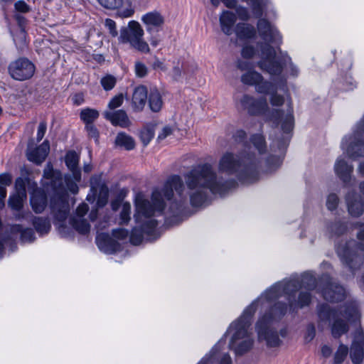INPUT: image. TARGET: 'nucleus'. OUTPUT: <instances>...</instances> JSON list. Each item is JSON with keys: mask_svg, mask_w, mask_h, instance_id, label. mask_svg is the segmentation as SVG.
Returning <instances> with one entry per match:
<instances>
[{"mask_svg": "<svg viewBox=\"0 0 364 364\" xmlns=\"http://www.w3.org/2000/svg\"><path fill=\"white\" fill-rule=\"evenodd\" d=\"M185 186L181 177L172 175L166 181L163 188L155 189L152 192L151 203L147 199L137 198L135 200L136 221L139 216L146 218L153 216L155 213H162L165 207V199L170 201L168 212L173 218H180L186 213L188 208L187 198L184 194Z\"/></svg>", "mask_w": 364, "mask_h": 364, "instance_id": "1", "label": "nucleus"}, {"mask_svg": "<svg viewBox=\"0 0 364 364\" xmlns=\"http://www.w3.org/2000/svg\"><path fill=\"white\" fill-rule=\"evenodd\" d=\"M183 177L187 188L194 191L190 195V203L193 207L200 206L205 202L208 191L223 196L236 183L234 180L218 178L213 166L207 163L193 167Z\"/></svg>", "mask_w": 364, "mask_h": 364, "instance_id": "2", "label": "nucleus"}, {"mask_svg": "<svg viewBox=\"0 0 364 364\" xmlns=\"http://www.w3.org/2000/svg\"><path fill=\"white\" fill-rule=\"evenodd\" d=\"M257 28L259 37L264 41L257 44L260 50L257 66L263 72L279 76L290 60V57L287 53H283L279 47L282 43V36L277 28L266 18L258 20Z\"/></svg>", "mask_w": 364, "mask_h": 364, "instance_id": "3", "label": "nucleus"}, {"mask_svg": "<svg viewBox=\"0 0 364 364\" xmlns=\"http://www.w3.org/2000/svg\"><path fill=\"white\" fill-rule=\"evenodd\" d=\"M219 170L235 174L244 183H252L259 178V161L254 154L242 151L239 154L226 152L219 162Z\"/></svg>", "mask_w": 364, "mask_h": 364, "instance_id": "4", "label": "nucleus"}, {"mask_svg": "<svg viewBox=\"0 0 364 364\" xmlns=\"http://www.w3.org/2000/svg\"><path fill=\"white\" fill-rule=\"evenodd\" d=\"M259 299L253 301L243 311L242 315L230 328L235 330L229 343V348L233 350L237 355H242L248 352L253 346V340L248 336V328L255 314Z\"/></svg>", "mask_w": 364, "mask_h": 364, "instance_id": "5", "label": "nucleus"}, {"mask_svg": "<svg viewBox=\"0 0 364 364\" xmlns=\"http://www.w3.org/2000/svg\"><path fill=\"white\" fill-rule=\"evenodd\" d=\"M144 30L141 25L135 21H131L127 26L121 28L119 37V42L129 43L130 46L144 53H149L150 48L148 43L144 40Z\"/></svg>", "mask_w": 364, "mask_h": 364, "instance_id": "6", "label": "nucleus"}, {"mask_svg": "<svg viewBox=\"0 0 364 364\" xmlns=\"http://www.w3.org/2000/svg\"><path fill=\"white\" fill-rule=\"evenodd\" d=\"M336 254L342 265L353 275L359 271L364 263V254L356 250L352 242H346L336 248Z\"/></svg>", "mask_w": 364, "mask_h": 364, "instance_id": "7", "label": "nucleus"}, {"mask_svg": "<svg viewBox=\"0 0 364 364\" xmlns=\"http://www.w3.org/2000/svg\"><path fill=\"white\" fill-rule=\"evenodd\" d=\"M273 323L267 319V316H262L255 324L258 341H265L268 348H277L282 343L277 330L272 326Z\"/></svg>", "mask_w": 364, "mask_h": 364, "instance_id": "8", "label": "nucleus"}, {"mask_svg": "<svg viewBox=\"0 0 364 364\" xmlns=\"http://www.w3.org/2000/svg\"><path fill=\"white\" fill-rule=\"evenodd\" d=\"M35 71V65L26 58H19L11 61L8 66V73L10 77L18 81L31 78Z\"/></svg>", "mask_w": 364, "mask_h": 364, "instance_id": "9", "label": "nucleus"}, {"mask_svg": "<svg viewBox=\"0 0 364 364\" xmlns=\"http://www.w3.org/2000/svg\"><path fill=\"white\" fill-rule=\"evenodd\" d=\"M141 21L146 26V31L151 35V45L154 47L157 46L161 41L157 33L162 29L164 24V16L159 11H154L144 14Z\"/></svg>", "mask_w": 364, "mask_h": 364, "instance_id": "10", "label": "nucleus"}, {"mask_svg": "<svg viewBox=\"0 0 364 364\" xmlns=\"http://www.w3.org/2000/svg\"><path fill=\"white\" fill-rule=\"evenodd\" d=\"M50 208L56 220L65 222L70 212L67 195L64 193L53 195L50 198Z\"/></svg>", "mask_w": 364, "mask_h": 364, "instance_id": "11", "label": "nucleus"}, {"mask_svg": "<svg viewBox=\"0 0 364 364\" xmlns=\"http://www.w3.org/2000/svg\"><path fill=\"white\" fill-rule=\"evenodd\" d=\"M89 210L88 205L83 203L76 209V216L70 219V223L73 228L81 235H87L90 232V225L83 216Z\"/></svg>", "mask_w": 364, "mask_h": 364, "instance_id": "12", "label": "nucleus"}, {"mask_svg": "<svg viewBox=\"0 0 364 364\" xmlns=\"http://www.w3.org/2000/svg\"><path fill=\"white\" fill-rule=\"evenodd\" d=\"M157 225V221L151 219L144 223L141 229L134 228L130 234V242L134 245H140L143 240L144 234L152 235Z\"/></svg>", "mask_w": 364, "mask_h": 364, "instance_id": "13", "label": "nucleus"}, {"mask_svg": "<svg viewBox=\"0 0 364 364\" xmlns=\"http://www.w3.org/2000/svg\"><path fill=\"white\" fill-rule=\"evenodd\" d=\"M350 356L353 364H361L364 358V334L357 331L351 346Z\"/></svg>", "mask_w": 364, "mask_h": 364, "instance_id": "14", "label": "nucleus"}, {"mask_svg": "<svg viewBox=\"0 0 364 364\" xmlns=\"http://www.w3.org/2000/svg\"><path fill=\"white\" fill-rule=\"evenodd\" d=\"M327 285L321 291L323 299L329 302L336 303L343 301L346 296L344 288L336 283L327 282Z\"/></svg>", "mask_w": 364, "mask_h": 364, "instance_id": "15", "label": "nucleus"}, {"mask_svg": "<svg viewBox=\"0 0 364 364\" xmlns=\"http://www.w3.org/2000/svg\"><path fill=\"white\" fill-rule=\"evenodd\" d=\"M348 211L355 218L360 217L364 212V203L360 197L355 191H349L346 196Z\"/></svg>", "mask_w": 364, "mask_h": 364, "instance_id": "16", "label": "nucleus"}, {"mask_svg": "<svg viewBox=\"0 0 364 364\" xmlns=\"http://www.w3.org/2000/svg\"><path fill=\"white\" fill-rule=\"evenodd\" d=\"M99 249L106 254H114L121 250V245L109 234L101 233L96 237Z\"/></svg>", "mask_w": 364, "mask_h": 364, "instance_id": "17", "label": "nucleus"}, {"mask_svg": "<svg viewBox=\"0 0 364 364\" xmlns=\"http://www.w3.org/2000/svg\"><path fill=\"white\" fill-rule=\"evenodd\" d=\"M92 190L97 192L99 188V195L97 200V208H103L108 202L109 189L107 186L101 181L100 176L92 177L91 181Z\"/></svg>", "mask_w": 364, "mask_h": 364, "instance_id": "18", "label": "nucleus"}, {"mask_svg": "<svg viewBox=\"0 0 364 364\" xmlns=\"http://www.w3.org/2000/svg\"><path fill=\"white\" fill-rule=\"evenodd\" d=\"M240 103L244 109L247 110L251 115L261 114L264 108L265 102L258 100L248 95H244L240 100Z\"/></svg>", "mask_w": 364, "mask_h": 364, "instance_id": "19", "label": "nucleus"}, {"mask_svg": "<svg viewBox=\"0 0 364 364\" xmlns=\"http://www.w3.org/2000/svg\"><path fill=\"white\" fill-rule=\"evenodd\" d=\"M148 98L147 88L144 85L135 87L132 98V106L134 112H139L144 109Z\"/></svg>", "mask_w": 364, "mask_h": 364, "instance_id": "20", "label": "nucleus"}, {"mask_svg": "<svg viewBox=\"0 0 364 364\" xmlns=\"http://www.w3.org/2000/svg\"><path fill=\"white\" fill-rule=\"evenodd\" d=\"M334 170L336 174L344 183L350 182L351 173L353 171L352 165L348 164L343 159L339 158L335 164Z\"/></svg>", "mask_w": 364, "mask_h": 364, "instance_id": "21", "label": "nucleus"}, {"mask_svg": "<svg viewBox=\"0 0 364 364\" xmlns=\"http://www.w3.org/2000/svg\"><path fill=\"white\" fill-rule=\"evenodd\" d=\"M50 151L48 141H45L40 146L27 154V159L36 164H41L47 157Z\"/></svg>", "mask_w": 364, "mask_h": 364, "instance_id": "22", "label": "nucleus"}, {"mask_svg": "<svg viewBox=\"0 0 364 364\" xmlns=\"http://www.w3.org/2000/svg\"><path fill=\"white\" fill-rule=\"evenodd\" d=\"M79 155L75 151L67 152L65 158V164L72 172L73 178L79 182L81 180V171L78 167Z\"/></svg>", "mask_w": 364, "mask_h": 364, "instance_id": "23", "label": "nucleus"}, {"mask_svg": "<svg viewBox=\"0 0 364 364\" xmlns=\"http://www.w3.org/2000/svg\"><path fill=\"white\" fill-rule=\"evenodd\" d=\"M104 116L106 119L111 122L114 126L121 127H127L130 124V121L125 111L119 109L114 112H105Z\"/></svg>", "mask_w": 364, "mask_h": 364, "instance_id": "24", "label": "nucleus"}, {"mask_svg": "<svg viewBox=\"0 0 364 364\" xmlns=\"http://www.w3.org/2000/svg\"><path fill=\"white\" fill-rule=\"evenodd\" d=\"M236 15L232 11H225L220 16V24L222 31L228 36L232 33V26L236 22Z\"/></svg>", "mask_w": 364, "mask_h": 364, "instance_id": "25", "label": "nucleus"}, {"mask_svg": "<svg viewBox=\"0 0 364 364\" xmlns=\"http://www.w3.org/2000/svg\"><path fill=\"white\" fill-rule=\"evenodd\" d=\"M287 311V304L278 301L275 303L263 316H267V319L272 322L279 321Z\"/></svg>", "mask_w": 364, "mask_h": 364, "instance_id": "26", "label": "nucleus"}, {"mask_svg": "<svg viewBox=\"0 0 364 364\" xmlns=\"http://www.w3.org/2000/svg\"><path fill=\"white\" fill-rule=\"evenodd\" d=\"M290 309L294 311L298 308H304L310 304L311 301V294L309 291H301L299 294L298 300L293 298H288Z\"/></svg>", "mask_w": 364, "mask_h": 364, "instance_id": "27", "label": "nucleus"}, {"mask_svg": "<svg viewBox=\"0 0 364 364\" xmlns=\"http://www.w3.org/2000/svg\"><path fill=\"white\" fill-rule=\"evenodd\" d=\"M235 33L240 40H247L254 38L256 30L253 26L245 23H238L235 28Z\"/></svg>", "mask_w": 364, "mask_h": 364, "instance_id": "28", "label": "nucleus"}, {"mask_svg": "<svg viewBox=\"0 0 364 364\" xmlns=\"http://www.w3.org/2000/svg\"><path fill=\"white\" fill-rule=\"evenodd\" d=\"M11 33L17 49L20 51L24 50L27 47L26 29L12 28Z\"/></svg>", "mask_w": 364, "mask_h": 364, "instance_id": "29", "label": "nucleus"}, {"mask_svg": "<svg viewBox=\"0 0 364 364\" xmlns=\"http://www.w3.org/2000/svg\"><path fill=\"white\" fill-rule=\"evenodd\" d=\"M340 315L348 321H356L358 318V309L355 303L347 302L339 309Z\"/></svg>", "mask_w": 364, "mask_h": 364, "instance_id": "30", "label": "nucleus"}, {"mask_svg": "<svg viewBox=\"0 0 364 364\" xmlns=\"http://www.w3.org/2000/svg\"><path fill=\"white\" fill-rule=\"evenodd\" d=\"M32 224L36 231L40 235L48 234L51 228L50 220L45 217H34L32 220Z\"/></svg>", "mask_w": 364, "mask_h": 364, "instance_id": "31", "label": "nucleus"}, {"mask_svg": "<svg viewBox=\"0 0 364 364\" xmlns=\"http://www.w3.org/2000/svg\"><path fill=\"white\" fill-rule=\"evenodd\" d=\"M318 315L320 320L323 321H330L334 320L339 316L338 311L331 309L327 304H322L318 306Z\"/></svg>", "mask_w": 364, "mask_h": 364, "instance_id": "32", "label": "nucleus"}, {"mask_svg": "<svg viewBox=\"0 0 364 364\" xmlns=\"http://www.w3.org/2000/svg\"><path fill=\"white\" fill-rule=\"evenodd\" d=\"M47 204V199L41 193H33L31 196V205L33 211L36 213H42Z\"/></svg>", "mask_w": 364, "mask_h": 364, "instance_id": "33", "label": "nucleus"}, {"mask_svg": "<svg viewBox=\"0 0 364 364\" xmlns=\"http://www.w3.org/2000/svg\"><path fill=\"white\" fill-rule=\"evenodd\" d=\"M163 105L161 95L156 88L151 89L149 95V105L151 110L154 112H158L161 110Z\"/></svg>", "mask_w": 364, "mask_h": 364, "instance_id": "34", "label": "nucleus"}, {"mask_svg": "<svg viewBox=\"0 0 364 364\" xmlns=\"http://www.w3.org/2000/svg\"><path fill=\"white\" fill-rule=\"evenodd\" d=\"M115 144L118 146L124 147L127 151L132 150L135 148L134 139L124 132H120L117 135Z\"/></svg>", "mask_w": 364, "mask_h": 364, "instance_id": "35", "label": "nucleus"}, {"mask_svg": "<svg viewBox=\"0 0 364 364\" xmlns=\"http://www.w3.org/2000/svg\"><path fill=\"white\" fill-rule=\"evenodd\" d=\"M348 323L341 318L336 317L331 326V333L335 338H340L348 331Z\"/></svg>", "mask_w": 364, "mask_h": 364, "instance_id": "36", "label": "nucleus"}, {"mask_svg": "<svg viewBox=\"0 0 364 364\" xmlns=\"http://www.w3.org/2000/svg\"><path fill=\"white\" fill-rule=\"evenodd\" d=\"M301 288L300 280L298 279H291L284 284L282 283V290L284 294L288 298H293L295 294Z\"/></svg>", "mask_w": 364, "mask_h": 364, "instance_id": "37", "label": "nucleus"}, {"mask_svg": "<svg viewBox=\"0 0 364 364\" xmlns=\"http://www.w3.org/2000/svg\"><path fill=\"white\" fill-rule=\"evenodd\" d=\"M11 231L21 234L20 238L22 242H31L36 239L35 233L32 228H23L21 225H15L11 228Z\"/></svg>", "mask_w": 364, "mask_h": 364, "instance_id": "38", "label": "nucleus"}, {"mask_svg": "<svg viewBox=\"0 0 364 364\" xmlns=\"http://www.w3.org/2000/svg\"><path fill=\"white\" fill-rule=\"evenodd\" d=\"M99 116V112L91 108L83 109L80 113V118L85 123V126L94 124V122Z\"/></svg>", "mask_w": 364, "mask_h": 364, "instance_id": "39", "label": "nucleus"}, {"mask_svg": "<svg viewBox=\"0 0 364 364\" xmlns=\"http://www.w3.org/2000/svg\"><path fill=\"white\" fill-rule=\"evenodd\" d=\"M263 80V76L255 70L247 71L241 76V82L247 85H255Z\"/></svg>", "mask_w": 364, "mask_h": 364, "instance_id": "40", "label": "nucleus"}, {"mask_svg": "<svg viewBox=\"0 0 364 364\" xmlns=\"http://www.w3.org/2000/svg\"><path fill=\"white\" fill-rule=\"evenodd\" d=\"M328 232L333 236H341L343 235L347 230V225L341 220H336L329 223L327 226Z\"/></svg>", "mask_w": 364, "mask_h": 364, "instance_id": "41", "label": "nucleus"}, {"mask_svg": "<svg viewBox=\"0 0 364 364\" xmlns=\"http://www.w3.org/2000/svg\"><path fill=\"white\" fill-rule=\"evenodd\" d=\"M286 117L282 124V129L284 133H289L294 128V119L293 115V107L291 102L288 103V109Z\"/></svg>", "mask_w": 364, "mask_h": 364, "instance_id": "42", "label": "nucleus"}, {"mask_svg": "<svg viewBox=\"0 0 364 364\" xmlns=\"http://www.w3.org/2000/svg\"><path fill=\"white\" fill-rule=\"evenodd\" d=\"M282 283L278 282L272 286L269 289L265 291L264 293V298L267 301H272L283 294Z\"/></svg>", "mask_w": 364, "mask_h": 364, "instance_id": "43", "label": "nucleus"}, {"mask_svg": "<svg viewBox=\"0 0 364 364\" xmlns=\"http://www.w3.org/2000/svg\"><path fill=\"white\" fill-rule=\"evenodd\" d=\"M256 91L264 95H271L277 91V87L273 82L267 80H262L255 87Z\"/></svg>", "mask_w": 364, "mask_h": 364, "instance_id": "44", "label": "nucleus"}, {"mask_svg": "<svg viewBox=\"0 0 364 364\" xmlns=\"http://www.w3.org/2000/svg\"><path fill=\"white\" fill-rule=\"evenodd\" d=\"M154 136V126L152 124L145 126L139 132V137L144 146L148 145Z\"/></svg>", "mask_w": 364, "mask_h": 364, "instance_id": "45", "label": "nucleus"}, {"mask_svg": "<svg viewBox=\"0 0 364 364\" xmlns=\"http://www.w3.org/2000/svg\"><path fill=\"white\" fill-rule=\"evenodd\" d=\"M251 142L254 146L258 150L259 154H264L266 152L267 146L265 139L263 135L259 134H253L250 138Z\"/></svg>", "mask_w": 364, "mask_h": 364, "instance_id": "46", "label": "nucleus"}, {"mask_svg": "<svg viewBox=\"0 0 364 364\" xmlns=\"http://www.w3.org/2000/svg\"><path fill=\"white\" fill-rule=\"evenodd\" d=\"M301 288H304L308 291L314 290L316 286V279L310 274H304L300 281Z\"/></svg>", "mask_w": 364, "mask_h": 364, "instance_id": "47", "label": "nucleus"}, {"mask_svg": "<svg viewBox=\"0 0 364 364\" xmlns=\"http://www.w3.org/2000/svg\"><path fill=\"white\" fill-rule=\"evenodd\" d=\"M26 198V197L18 194L11 195L9 198L8 205L12 210L19 211L23 208V202Z\"/></svg>", "mask_w": 364, "mask_h": 364, "instance_id": "48", "label": "nucleus"}, {"mask_svg": "<svg viewBox=\"0 0 364 364\" xmlns=\"http://www.w3.org/2000/svg\"><path fill=\"white\" fill-rule=\"evenodd\" d=\"M348 352V347L343 344H341L334 355V364H341L346 358Z\"/></svg>", "mask_w": 364, "mask_h": 364, "instance_id": "49", "label": "nucleus"}, {"mask_svg": "<svg viewBox=\"0 0 364 364\" xmlns=\"http://www.w3.org/2000/svg\"><path fill=\"white\" fill-rule=\"evenodd\" d=\"M131 205L129 203H124L120 213V224L127 225L130 220Z\"/></svg>", "mask_w": 364, "mask_h": 364, "instance_id": "50", "label": "nucleus"}, {"mask_svg": "<svg viewBox=\"0 0 364 364\" xmlns=\"http://www.w3.org/2000/svg\"><path fill=\"white\" fill-rule=\"evenodd\" d=\"M116 82V77L111 75H107L100 80L102 87L107 91L112 90L115 86Z\"/></svg>", "mask_w": 364, "mask_h": 364, "instance_id": "51", "label": "nucleus"}, {"mask_svg": "<svg viewBox=\"0 0 364 364\" xmlns=\"http://www.w3.org/2000/svg\"><path fill=\"white\" fill-rule=\"evenodd\" d=\"M98 3L107 9L114 10L119 8L123 3V0H97Z\"/></svg>", "mask_w": 364, "mask_h": 364, "instance_id": "52", "label": "nucleus"}, {"mask_svg": "<svg viewBox=\"0 0 364 364\" xmlns=\"http://www.w3.org/2000/svg\"><path fill=\"white\" fill-rule=\"evenodd\" d=\"M173 72V77L175 80H178L182 75V73H186V69L185 67V63L183 61H180L179 60L174 65L172 70Z\"/></svg>", "mask_w": 364, "mask_h": 364, "instance_id": "53", "label": "nucleus"}, {"mask_svg": "<svg viewBox=\"0 0 364 364\" xmlns=\"http://www.w3.org/2000/svg\"><path fill=\"white\" fill-rule=\"evenodd\" d=\"M85 129L89 138L94 139L96 144H99L100 132L95 124L87 125Z\"/></svg>", "mask_w": 364, "mask_h": 364, "instance_id": "54", "label": "nucleus"}, {"mask_svg": "<svg viewBox=\"0 0 364 364\" xmlns=\"http://www.w3.org/2000/svg\"><path fill=\"white\" fill-rule=\"evenodd\" d=\"M15 194L21 195L23 197H26V183L22 178L19 177L16 178L15 181Z\"/></svg>", "mask_w": 364, "mask_h": 364, "instance_id": "55", "label": "nucleus"}, {"mask_svg": "<svg viewBox=\"0 0 364 364\" xmlns=\"http://www.w3.org/2000/svg\"><path fill=\"white\" fill-rule=\"evenodd\" d=\"M339 198L335 193H331L328 195L326 200V207L329 210H334L337 208L338 205Z\"/></svg>", "mask_w": 364, "mask_h": 364, "instance_id": "56", "label": "nucleus"}, {"mask_svg": "<svg viewBox=\"0 0 364 364\" xmlns=\"http://www.w3.org/2000/svg\"><path fill=\"white\" fill-rule=\"evenodd\" d=\"M270 103L274 107H281L284 103V96L277 94V91L271 94Z\"/></svg>", "mask_w": 364, "mask_h": 364, "instance_id": "57", "label": "nucleus"}, {"mask_svg": "<svg viewBox=\"0 0 364 364\" xmlns=\"http://www.w3.org/2000/svg\"><path fill=\"white\" fill-rule=\"evenodd\" d=\"M50 185L54 189L63 187V177L60 171H56L53 178L50 179Z\"/></svg>", "mask_w": 364, "mask_h": 364, "instance_id": "58", "label": "nucleus"}, {"mask_svg": "<svg viewBox=\"0 0 364 364\" xmlns=\"http://www.w3.org/2000/svg\"><path fill=\"white\" fill-rule=\"evenodd\" d=\"M14 18L15 19L17 26L14 27V28H24L26 29V27L28 23V20L25 18V16L19 13H15L14 14Z\"/></svg>", "mask_w": 364, "mask_h": 364, "instance_id": "59", "label": "nucleus"}, {"mask_svg": "<svg viewBox=\"0 0 364 364\" xmlns=\"http://www.w3.org/2000/svg\"><path fill=\"white\" fill-rule=\"evenodd\" d=\"M124 101L123 94L115 95L109 102L108 107L110 109H116L122 105Z\"/></svg>", "mask_w": 364, "mask_h": 364, "instance_id": "60", "label": "nucleus"}, {"mask_svg": "<svg viewBox=\"0 0 364 364\" xmlns=\"http://www.w3.org/2000/svg\"><path fill=\"white\" fill-rule=\"evenodd\" d=\"M284 115V111L279 109H274L271 112L270 118L278 126L281 122V119Z\"/></svg>", "mask_w": 364, "mask_h": 364, "instance_id": "61", "label": "nucleus"}, {"mask_svg": "<svg viewBox=\"0 0 364 364\" xmlns=\"http://www.w3.org/2000/svg\"><path fill=\"white\" fill-rule=\"evenodd\" d=\"M16 13H28L31 11L30 6L23 1H18L14 4Z\"/></svg>", "mask_w": 364, "mask_h": 364, "instance_id": "62", "label": "nucleus"}, {"mask_svg": "<svg viewBox=\"0 0 364 364\" xmlns=\"http://www.w3.org/2000/svg\"><path fill=\"white\" fill-rule=\"evenodd\" d=\"M134 67L136 75L138 77H144L147 75V68L144 63L141 62H136Z\"/></svg>", "mask_w": 364, "mask_h": 364, "instance_id": "63", "label": "nucleus"}, {"mask_svg": "<svg viewBox=\"0 0 364 364\" xmlns=\"http://www.w3.org/2000/svg\"><path fill=\"white\" fill-rule=\"evenodd\" d=\"M233 139L237 143H243L244 144H246L247 133L242 129L237 130L233 135Z\"/></svg>", "mask_w": 364, "mask_h": 364, "instance_id": "64", "label": "nucleus"}]
</instances>
